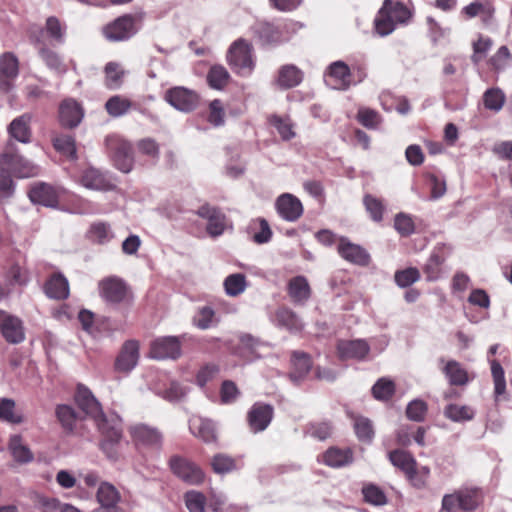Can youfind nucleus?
Listing matches in <instances>:
<instances>
[{
	"label": "nucleus",
	"mask_w": 512,
	"mask_h": 512,
	"mask_svg": "<svg viewBox=\"0 0 512 512\" xmlns=\"http://www.w3.org/2000/svg\"><path fill=\"white\" fill-rule=\"evenodd\" d=\"M105 144L115 166L124 173L130 172L133 165L131 143L120 135L113 134L106 137Z\"/></svg>",
	"instance_id": "7ed1b4c3"
},
{
	"label": "nucleus",
	"mask_w": 512,
	"mask_h": 512,
	"mask_svg": "<svg viewBox=\"0 0 512 512\" xmlns=\"http://www.w3.org/2000/svg\"><path fill=\"white\" fill-rule=\"evenodd\" d=\"M0 332L10 344H19L25 340L23 321L4 310H0Z\"/></svg>",
	"instance_id": "9d476101"
},
{
	"label": "nucleus",
	"mask_w": 512,
	"mask_h": 512,
	"mask_svg": "<svg viewBox=\"0 0 512 512\" xmlns=\"http://www.w3.org/2000/svg\"><path fill=\"white\" fill-rule=\"evenodd\" d=\"M29 198L33 203L56 207L59 201V192L51 185L38 183L30 189Z\"/></svg>",
	"instance_id": "5701e85b"
},
{
	"label": "nucleus",
	"mask_w": 512,
	"mask_h": 512,
	"mask_svg": "<svg viewBox=\"0 0 512 512\" xmlns=\"http://www.w3.org/2000/svg\"><path fill=\"white\" fill-rule=\"evenodd\" d=\"M165 100L176 109L189 112L194 110L198 104V95L185 87H174L165 94Z\"/></svg>",
	"instance_id": "ddd939ff"
},
{
	"label": "nucleus",
	"mask_w": 512,
	"mask_h": 512,
	"mask_svg": "<svg viewBox=\"0 0 512 512\" xmlns=\"http://www.w3.org/2000/svg\"><path fill=\"white\" fill-rule=\"evenodd\" d=\"M444 416L453 422L470 421L475 416V410L468 405L449 404L444 408Z\"/></svg>",
	"instance_id": "c9c22d12"
},
{
	"label": "nucleus",
	"mask_w": 512,
	"mask_h": 512,
	"mask_svg": "<svg viewBox=\"0 0 512 512\" xmlns=\"http://www.w3.org/2000/svg\"><path fill=\"white\" fill-rule=\"evenodd\" d=\"M193 323L200 329H208L215 323V312L209 306H204L198 310L193 317Z\"/></svg>",
	"instance_id": "052dcab7"
},
{
	"label": "nucleus",
	"mask_w": 512,
	"mask_h": 512,
	"mask_svg": "<svg viewBox=\"0 0 512 512\" xmlns=\"http://www.w3.org/2000/svg\"><path fill=\"white\" fill-rule=\"evenodd\" d=\"M323 461L328 466L341 467L352 461V453L350 450L330 448L323 455Z\"/></svg>",
	"instance_id": "a19ab883"
},
{
	"label": "nucleus",
	"mask_w": 512,
	"mask_h": 512,
	"mask_svg": "<svg viewBox=\"0 0 512 512\" xmlns=\"http://www.w3.org/2000/svg\"><path fill=\"white\" fill-rule=\"evenodd\" d=\"M442 372L453 386H464L469 382L467 371L455 360L447 361L442 367Z\"/></svg>",
	"instance_id": "c756f323"
},
{
	"label": "nucleus",
	"mask_w": 512,
	"mask_h": 512,
	"mask_svg": "<svg viewBox=\"0 0 512 512\" xmlns=\"http://www.w3.org/2000/svg\"><path fill=\"white\" fill-rule=\"evenodd\" d=\"M139 342L127 340L122 345L114 362V369L118 373L128 374L138 364L140 357Z\"/></svg>",
	"instance_id": "1a4fd4ad"
},
{
	"label": "nucleus",
	"mask_w": 512,
	"mask_h": 512,
	"mask_svg": "<svg viewBox=\"0 0 512 512\" xmlns=\"http://www.w3.org/2000/svg\"><path fill=\"white\" fill-rule=\"evenodd\" d=\"M211 466L215 473L225 474L236 469V462L234 458L226 454L219 453L213 456Z\"/></svg>",
	"instance_id": "864d4df0"
},
{
	"label": "nucleus",
	"mask_w": 512,
	"mask_h": 512,
	"mask_svg": "<svg viewBox=\"0 0 512 512\" xmlns=\"http://www.w3.org/2000/svg\"><path fill=\"white\" fill-rule=\"evenodd\" d=\"M505 94L500 88L487 89L482 97L484 107L493 112H499L505 103Z\"/></svg>",
	"instance_id": "37998d69"
},
{
	"label": "nucleus",
	"mask_w": 512,
	"mask_h": 512,
	"mask_svg": "<svg viewBox=\"0 0 512 512\" xmlns=\"http://www.w3.org/2000/svg\"><path fill=\"white\" fill-rule=\"evenodd\" d=\"M184 499L190 512H206V498L201 492L188 491L185 493Z\"/></svg>",
	"instance_id": "4d7b16f0"
},
{
	"label": "nucleus",
	"mask_w": 512,
	"mask_h": 512,
	"mask_svg": "<svg viewBox=\"0 0 512 512\" xmlns=\"http://www.w3.org/2000/svg\"><path fill=\"white\" fill-rule=\"evenodd\" d=\"M0 165L6 166L19 178L33 177L38 174V167L23 156L13 153L5 152L0 155Z\"/></svg>",
	"instance_id": "9b49d317"
},
{
	"label": "nucleus",
	"mask_w": 512,
	"mask_h": 512,
	"mask_svg": "<svg viewBox=\"0 0 512 512\" xmlns=\"http://www.w3.org/2000/svg\"><path fill=\"white\" fill-rule=\"evenodd\" d=\"M337 251L344 260L352 264L367 266L370 263L371 258L367 250L346 237L339 238Z\"/></svg>",
	"instance_id": "4468645a"
},
{
	"label": "nucleus",
	"mask_w": 512,
	"mask_h": 512,
	"mask_svg": "<svg viewBox=\"0 0 512 512\" xmlns=\"http://www.w3.org/2000/svg\"><path fill=\"white\" fill-rule=\"evenodd\" d=\"M362 493L365 501L372 505H384L387 501L384 492L375 485H367L363 487Z\"/></svg>",
	"instance_id": "774afa93"
},
{
	"label": "nucleus",
	"mask_w": 512,
	"mask_h": 512,
	"mask_svg": "<svg viewBox=\"0 0 512 512\" xmlns=\"http://www.w3.org/2000/svg\"><path fill=\"white\" fill-rule=\"evenodd\" d=\"M83 118V109L73 99L64 100L59 107V119L63 126L73 128L79 125Z\"/></svg>",
	"instance_id": "393cba45"
},
{
	"label": "nucleus",
	"mask_w": 512,
	"mask_h": 512,
	"mask_svg": "<svg viewBox=\"0 0 512 512\" xmlns=\"http://www.w3.org/2000/svg\"><path fill=\"white\" fill-rule=\"evenodd\" d=\"M248 233L257 244H264L271 240L272 231L264 218H256L250 221L247 227Z\"/></svg>",
	"instance_id": "473e14b6"
},
{
	"label": "nucleus",
	"mask_w": 512,
	"mask_h": 512,
	"mask_svg": "<svg viewBox=\"0 0 512 512\" xmlns=\"http://www.w3.org/2000/svg\"><path fill=\"white\" fill-rule=\"evenodd\" d=\"M292 365L290 377L294 382H298L310 371L312 362L308 354L296 351L292 355Z\"/></svg>",
	"instance_id": "f704fd0d"
},
{
	"label": "nucleus",
	"mask_w": 512,
	"mask_h": 512,
	"mask_svg": "<svg viewBox=\"0 0 512 512\" xmlns=\"http://www.w3.org/2000/svg\"><path fill=\"white\" fill-rule=\"evenodd\" d=\"M488 360L490 363L491 375L494 383L495 398L498 399L506 392L505 372L503 367L497 360L490 358H488Z\"/></svg>",
	"instance_id": "79ce46f5"
},
{
	"label": "nucleus",
	"mask_w": 512,
	"mask_h": 512,
	"mask_svg": "<svg viewBox=\"0 0 512 512\" xmlns=\"http://www.w3.org/2000/svg\"><path fill=\"white\" fill-rule=\"evenodd\" d=\"M129 431L137 446L158 449L162 445V434L157 428L136 424L131 426Z\"/></svg>",
	"instance_id": "dca6fc26"
},
{
	"label": "nucleus",
	"mask_w": 512,
	"mask_h": 512,
	"mask_svg": "<svg viewBox=\"0 0 512 512\" xmlns=\"http://www.w3.org/2000/svg\"><path fill=\"white\" fill-rule=\"evenodd\" d=\"M288 294L296 303H304L310 298L311 289L304 276H296L288 283Z\"/></svg>",
	"instance_id": "7c9ffc66"
},
{
	"label": "nucleus",
	"mask_w": 512,
	"mask_h": 512,
	"mask_svg": "<svg viewBox=\"0 0 512 512\" xmlns=\"http://www.w3.org/2000/svg\"><path fill=\"white\" fill-rule=\"evenodd\" d=\"M9 450L13 458L20 463H28L33 460V454L30 449L23 444L20 435H13L9 440Z\"/></svg>",
	"instance_id": "4c0bfd02"
},
{
	"label": "nucleus",
	"mask_w": 512,
	"mask_h": 512,
	"mask_svg": "<svg viewBox=\"0 0 512 512\" xmlns=\"http://www.w3.org/2000/svg\"><path fill=\"white\" fill-rule=\"evenodd\" d=\"M75 400L78 407L94 421L102 434L101 449L103 452L108 458L116 460L118 458L116 447L122 438L121 418L117 414L105 415L92 392L82 385L77 388Z\"/></svg>",
	"instance_id": "f257e3e1"
},
{
	"label": "nucleus",
	"mask_w": 512,
	"mask_h": 512,
	"mask_svg": "<svg viewBox=\"0 0 512 512\" xmlns=\"http://www.w3.org/2000/svg\"><path fill=\"white\" fill-rule=\"evenodd\" d=\"M19 76V60L12 52L0 55V92L7 94L15 88Z\"/></svg>",
	"instance_id": "423d86ee"
},
{
	"label": "nucleus",
	"mask_w": 512,
	"mask_h": 512,
	"mask_svg": "<svg viewBox=\"0 0 512 512\" xmlns=\"http://www.w3.org/2000/svg\"><path fill=\"white\" fill-rule=\"evenodd\" d=\"M395 282L399 287L405 288L420 279V272L415 267H409L395 273Z\"/></svg>",
	"instance_id": "680f3d73"
},
{
	"label": "nucleus",
	"mask_w": 512,
	"mask_h": 512,
	"mask_svg": "<svg viewBox=\"0 0 512 512\" xmlns=\"http://www.w3.org/2000/svg\"><path fill=\"white\" fill-rule=\"evenodd\" d=\"M15 192V183L6 166L0 165V202L9 199Z\"/></svg>",
	"instance_id": "5fc2aeb1"
},
{
	"label": "nucleus",
	"mask_w": 512,
	"mask_h": 512,
	"mask_svg": "<svg viewBox=\"0 0 512 512\" xmlns=\"http://www.w3.org/2000/svg\"><path fill=\"white\" fill-rule=\"evenodd\" d=\"M229 80V73L220 65L211 67L207 75V81L210 87L214 89H222L226 86Z\"/></svg>",
	"instance_id": "603ef678"
},
{
	"label": "nucleus",
	"mask_w": 512,
	"mask_h": 512,
	"mask_svg": "<svg viewBox=\"0 0 512 512\" xmlns=\"http://www.w3.org/2000/svg\"><path fill=\"white\" fill-rule=\"evenodd\" d=\"M275 205L278 214L286 221L294 222L299 219L303 213L301 201L289 193L280 195Z\"/></svg>",
	"instance_id": "aec40b11"
},
{
	"label": "nucleus",
	"mask_w": 512,
	"mask_h": 512,
	"mask_svg": "<svg viewBox=\"0 0 512 512\" xmlns=\"http://www.w3.org/2000/svg\"><path fill=\"white\" fill-rule=\"evenodd\" d=\"M274 409L269 404L255 403L247 414V421L253 433L264 431L272 421Z\"/></svg>",
	"instance_id": "f3484780"
},
{
	"label": "nucleus",
	"mask_w": 512,
	"mask_h": 512,
	"mask_svg": "<svg viewBox=\"0 0 512 512\" xmlns=\"http://www.w3.org/2000/svg\"><path fill=\"white\" fill-rule=\"evenodd\" d=\"M388 456L391 463L405 474L410 473L412 468L416 466L415 459L406 451L394 450L389 452Z\"/></svg>",
	"instance_id": "49530a36"
},
{
	"label": "nucleus",
	"mask_w": 512,
	"mask_h": 512,
	"mask_svg": "<svg viewBox=\"0 0 512 512\" xmlns=\"http://www.w3.org/2000/svg\"><path fill=\"white\" fill-rule=\"evenodd\" d=\"M305 433L320 441L326 440L332 434V426L329 422H314L307 425Z\"/></svg>",
	"instance_id": "13d9d810"
},
{
	"label": "nucleus",
	"mask_w": 512,
	"mask_h": 512,
	"mask_svg": "<svg viewBox=\"0 0 512 512\" xmlns=\"http://www.w3.org/2000/svg\"><path fill=\"white\" fill-rule=\"evenodd\" d=\"M370 347L365 340H342L337 345L340 359L363 360L369 353Z\"/></svg>",
	"instance_id": "4be33fe9"
},
{
	"label": "nucleus",
	"mask_w": 512,
	"mask_h": 512,
	"mask_svg": "<svg viewBox=\"0 0 512 512\" xmlns=\"http://www.w3.org/2000/svg\"><path fill=\"white\" fill-rule=\"evenodd\" d=\"M43 31H39L38 35L33 34L31 37L35 43V45L38 46L39 55L42 58V60L45 62L47 67L54 72L58 74H62L66 72V66L63 63L62 59L59 57L57 53H55L52 50H49L48 48H45L42 46V37Z\"/></svg>",
	"instance_id": "a878e982"
},
{
	"label": "nucleus",
	"mask_w": 512,
	"mask_h": 512,
	"mask_svg": "<svg viewBox=\"0 0 512 512\" xmlns=\"http://www.w3.org/2000/svg\"><path fill=\"white\" fill-rule=\"evenodd\" d=\"M99 289L102 298L113 304L124 302L129 295L126 283L116 276L103 279L99 283Z\"/></svg>",
	"instance_id": "f8f14e48"
},
{
	"label": "nucleus",
	"mask_w": 512,
	"mask_h": 512,
	"mask_svg": "<svg viewBox=\"0 0 512 512\" xmlns=\"http://www.w3.org/2000/svg\"><path fill=\"white\" fill-rule=\"evenodd\" d=\"M405 475L415 488L423 489L427 485L430 476V469L427 466H422L420 468L414 466L412 471Z\"/></svg>",
	"instance_id": "bf43d9fd"
},
{
	"label": "nucleus",
	"mask_w": 512,
	"mask_h": 512,
	"mask_svg": "<svg viewBox=\"0 0 512 512\" xmlns=\"http://www.w3.org/2000/svg\"><path fill=\"white\" fill-rule=\"evenodd\" d=\"M131 106V101L120 95L110 97L105 104L107 113L112 117L123 116L130 110Z\"/></svg>",
	"instance_id": "c03bdc74"
},
{
	"label": "nucleus",
	"mask_w": 512,
	"mask_h": 512,
	"mask_svg": "<svg viewBox=\"0 0 512 512\" xmlns=\"http://www.w3.org/2000/svg\"><path fill=\"white\" fill-rule=\"evenodd\" d=\"M394 228L401 236L407 237L414 232L415 225L411 216L399 213L395 216Z\"/></svg>",
	"instance_id": "e2e57ef3"
},
{
	"label": "nucleus",
	"mask_w": 512,
	"mask_h": 512,
	"mask_svg": "<svg viewBox=\"0 0 512 512\" xmlns=\"http://www.w3.org/2000/svg\"><path fill=\"white\" fill-rule=\"evenodd\" d=\"M188 392L187 386L177 381H170L168 386L159 390L157 394L169 402H179L187 396Z\"/></svg>",
	"instance_id": "ea45409f"
},
{
	"label": "nucleus",
	"mask_w": 512,
	"mask_h": 512,
	"mask_svg": "<svg viewBox=\"0 0 512 512\" xmlns=\"http://www.w3.org/2000/svg\"><path fill=\"white\" fill-rule=\"evenodd\" d=\"M149 356L156 360L177 359L181 356V341L176 336H162L150 343Z\"/></svg>",
	"instance_id": "0eeeda50"
},
{
	"label": "nucleus",
	"mask_w": 512,
	"mask_h": 512,
	"mask_svg": "<svg viewBox=\"0 0 512 512\" xmlns=\"http://www.w3.org/2000/svg\"><path fill=\"white\" fill-rule=\"evenodd\" d=\"M56 416L65 430L72 431L74 429L77 416L72 407L69 405H58Z\"/></svg>",
	"instance_id": "6e6d98bb"
},
{
	"label": "nucleus",
	"mask_w": 512,
	"mask_h": 512,
	"mask_svg": "<svg viewBox=\"0 0 512 512\" xmlns=\"http://www.w3.org/2000/svg\"><path fill=\"white\" fill-rule=\"evenodd\" d=\"M394 392L395 384L388 378H380L372 387L374 398L381 401L389 400Z\"/></svg>",
	"instance_id": "09e8293b"
},
{
	"label": "nucleus",
	"mask_w": 512,
	"mask_h": 512,
	"mask_svg": "<svg viewBox=\"0 0 512 512\" xmlns=\"http://www.w3.org/2000/svg\"><path fill=\"white\" fill-rule=\"evenodd\" d=\"M227 59L232 69L239 75H250L254 68L252 46L245 40L239 39L230 46Z\"/></svg>",
	"instance_id": "20e7f679"
},
{
	"label": "nucleus",
	"mask_w": 512,
	"mask_h": 512,
	"mask_svg": "<svg viewBox=\"0 0 512 512\" xmlns=\"http://www.w3.org/2000/svg\"><path fill=\"white\" fill-rule=\"evenodd\" d=\"M223 285L227 295L238 296L246 289V277L242 273L231 274L225 278Z\"/></svg>",
	"instance_id": "a18cd8bd"
},
{
	"label": "nucleus",
	"mask_w": 512,
	"mask_h": 512,
	"mask_svg": "<svg viewBox=\"0 0 512 512\" xmlns=\"http://www.w3.org/2000/svg\"><path fill=\"white\" fill-rule=\"evenodd\" d=\"M275 321L279 326H282L290 331H300L303 324L298 316L288 308H280L275 314Z\"/></svg>",
	"instance_id": "e433bc0d"
},
{
	"label": "nucleus",
	"mask_w": 512,
	"mask_h": 512,
	"mask_svg": "<svg viewBox=\"0 0 512 512\" xmlns=\"http://www.w3.org/2000/svg\"><path fill=\"white\" fill-rule=\"evenodd\" d=\"M446 258L447 253L444 246H437L433 249L422 268L427 281L434 282L441 278Z\"/></svg>",
	"instance_id": "412c9836"
},
{
	"label": "nucleus",
	"mask_w": 512,
	"mask_h": 512,
	"mask_svg": "<svg viewBox=\"0 0 512 512\" xmlns=\"http://www.w3.org/2000/svg\"><path fill=\"white\" fill-rule=\"evenodd\" d=\"M512 62V55L507 46H501L491 57L490 64L497 70H504Z\"/></svg>",
	"instance_id": "69168bd1"
},
{
	"label": "nucleus",
	"mask_w": 512,
	"mask_h": 512,
	"mask_svg": "<svg viewBox=\"0 0 512 512\" xmlns=\"http://www.w3.org/2000/svg\"><path fill=\"white\" fill-rule=\"evenodd\" d=\"M0 421L20 424L23 422L21 414L16 412V403L11 398H0Z\"/></svg>",
	"instance_id": "58836bf2"
},
{
	"label": "nucleus",
	"mask_w": 512,
	"mask_h": 512,
	"mask_svg": "<svg viewBox=\"0 0 512 512\" xmlns=\"http://www.w3.org/2000/svg\"><path fill=\"white\" fill-rule=\"evenodd\" d=\"M137 28L135 18L131 15L118 17L103 28V33L109 41H125L135 35Z\"/></svg>",
	"instance_id": "6e6552de"
},
{
	"label": "nucleus",
	"mask_w": 512,
	"mask_h": 512,
	"mask_svg": "<svg viewBox=\"0 0 512 512\" xmlns=\"http://www.w3.org/2000/svg\"><path fill=\"white\" fill-rule=\"evenodd\" d=\"M324 80L326 85L332 89H348L351 85V73L348 65L343 61L333 62L328 67Z\"/></svg>",
	"instance_id": "2eb2a0df"
},
{
	"label": "nucleus",
	"mask_w": 512,
	"mask_h": 512,
	"mask_svg": "<svg viewBox=\"0 0 512 512\" xmlns=\"http://www.w3.org/2000/svg\"><path fill=\"white\" fill-rule=\"evenodd\" d=\"M363 204L370 218L374 222H381L383 220L385 206L382 200L374 197L371 194H366L363 198Z\"/></svg>",
	"instance_id": "de8ad7c7"
},
{
	"label": "nucleus",
	"mask_w": 512,
	"mask_h": 512,
	"mask_svg": "<svg viewBox=\"0 0 512 512\" xmlns=\"http://www.w3.org/2000/svg\"><path fill=\"white\" fill-rule=\"evenodd\" d=\"M90 234L93 240L100 244L108 242L113 237L109 224L104 222L92 224Z\"/></svg>",
	"instance_id": "338daca9"
},
{
	"label": "nucleus",
	"mask_w": 512,
	"mask_h": 512,
	"mask_svg": "<svg viewBox=\"0 0 512 512\" xmlns=\"http://www.w3.org/2000/svg\"><path fill=\"white\" fill-rule=\"evenodd\" d=\"M458 493L463 511H473L481 502V493L478 489L458 490Z\"/></svg>",
	"instance_id": "8fccbe9b"
},
{
	"label": "nucleus",
	"mask_w": 512,
	"mask_h": 512,
	"mask_svg": "<svg viewBox=\"0 0 512 512\" xmlns=\"http://www.w3.org/2000/svg\"><path fill=\"white\" fill-rule=\"evenodd\" d=\"M172 472L182 481L190 485H199L204 481L203 470L191 460L175 455L169 460Z\"/></svg>",
	"instance_id": "39448f33"
},
{
	"label": "nucleus",
	"mask_w": 512,
	"mask_h": 512,
	"mask_svg": "<svg viewBox=\"0 0 512 512\" xmlns=\"http://www.w3.org/2000/svg\"><path fill=\"white\" fill-rule=\"evenodd\" d=\"M303 80V72L293 64L280 67L276 83L281 89H290L298 86Z\"/></svg>",
	"instance_id": "cd10ccee"
},
{
	"label": "nucleus",
	"mask_w": 512,
	"mask_h": 512,
	"mask_svg": "<svg viewBox=\"0 0 512 512\" xmlns=\"http://www.w3.org/2000/svg\"><path fill=\"white\" fill-rule=\"evenodd\" d=\"M198 216L208 221L207 232L213 237L223 234L226 227V216L218 208L204 204L197 210Z\"/></svg>",
	"instance_id": "6ab92c4d"
},
{
	"label": "nucleus",
	"mask_w": 512,
	"mask_h": 512,
	"mask_svg": "<svg viewBox=\"0 0 512 512\" xmlns=\"http://www.w3.org/2000/svg\"><path fill=\"white\" fill-rule=\"evenodd\" d=\"M80 183L85 188L92 190H106L109 188V182L104 175L94 168H88L82 173Z\"/></svg>",
	"instance_id": "72a5a7b5"
},
{
	"label": "nucleus",
	"mask_w": 512,
	"mask_h": 512,
	"mask_svg": "<svg viewBox=\"0 0 512 512\" xmlns=\"http://www.w3.org/2000/svg\"><path fill=\"white\" fill-rule=\"evenodd\" d=\"M45 293L54 299H66L69 296L68 280L62 274L53 275L45 284Z\"/></svg>",
	"instance_id": "2f4dec72"
},
{
	"label": "nucleus",
	"mask_w": 512,
	"mask_h": 512,
	"mask_svg": "<svg viewBox=\"0 0 512 512\" xmlns=\"http://www.w3.org/2000/svg\"><path fill=\"white\" fill-rule=\"evenodd\" d=\"M495 9L490 2L474 1L462 8L461 13L467 18L479 17L485 24H489L494 16Z\"/></svg>",
	"instance_id": "c85d7f7f"
},
{
	"label": "nucleus",
	"mask_w": 512,
	"mask_h": 512,
	"mask_svg": "<svg viewBox=\"0 0 512 512\" xmlns=\"http://www.w3.org/2000/svg\"><path fill=\"white\" fill-rule=\"evenodd\" d=\"M190 432L205 443L216 441V428L214 423L206 418L194 415L189 419Z\"/></svg>",
	"instance_id": "b1692460"
},
{
	"label": "nucleus",
	"mask_w": 512,
	"mask_h": 512,
	"mask_svg": "<svg viewBox=\"0 0 512 512\" xmlns=\"http://www.w3.org/2000/svg\"><path fill=\"white\" fill-rule=\"evenodd\" d=\"M32 116L25 113L16 117L8 126L9 135L21 143H29L31 141V123Z\"/></svg>",
	"instance_id": "bb28decb"
},
{
	"label": "nucleus",
	"mask_w": 512,
	"mask_h": 512,
	"mask_svg": "<svg viewBox=\"0 0 512 512\" xmlns=\"http://www.w3.org/2000/svg\"><path fill=\"white\" fill-rule=\"evenodd\" d=\"M358 121L369 129H375L381 123V116L375 110L360 108L357 115Z\"/></svg>",
	"instance_id": "0e129e2a"
},
{
	"label": "nucleus",
	"mask_w": 512,
	"mask_h": 512,
	"mask_svg": "<svg viewBox=\"0 0 512 512\" xmlns=\"http://www.w3.org/2000/svg\"><path fill=\"white\" fill-rule=\"evenodd\" d=\"M96 499L100 507L94 512H122L117 504L121 500L120 492L108 482H102L97 490Z\"/></svg>",
	"instance_id": "a211bd4d"
},
{
	"label": "nucleus",
	"mask_w": 512,
	"mask_h": 512,
	"mask_svg": "<svg viewBox=\"0 0 512 512\" xmlns=\"http://www.w3.org/2000/svg\"><path fill=\"white\" fill-rule=\"evenodd\" d=\"M54 148L61 154L76 159V145L73 137L69 135H59L53 138Z\"/></svg>",
	"instance_id": "3c124183"
},
{
	"label": "nucleus",
	"mask_w": 512,
	"mask_h": 512,
	"mask_svg": "<svg viewBox=\"0 0 512 512\" xmlns=\"http://www.w3.org/2000/svg\"><path fill=\"white\" fill-rule=\"evenodd\" d=\"M412 15V10L404 3L397 0H384L374 19L375 30L380 36H387L398 25L407 24Z\"/></svg>",
	"instance_id": "f03ea898"
}]
</instances>
